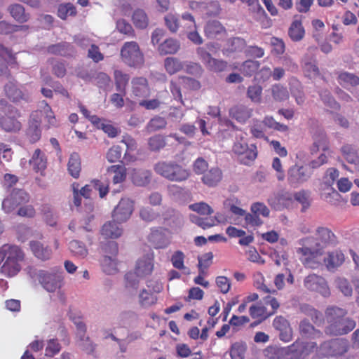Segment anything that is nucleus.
<instances>
[{
	"instance_id": "1",
	"label": "nucleus",
	"mask_w": 359,
	"mask_h": 359,
	"mask_svg": "<svg viewBox=\"0 0 359 359\" xmlns=\"http://www.w3.org/2000/svg\"><path fill=\"white\" fill-rule=\"evenodd\" d=\"M347 311L344 309L331 306L325 312L327 325L325 332L328 335L340 336L351 332L356 325L355 321L347 317Z\"/></svg>"
},
{
	"instance_id": "2",
	"label": "nucleus",
	"mask_w": 359,
	"mask_h": 359,
	"mask_svg": "<svg viewBox=\"0 0 359 359\" xmlns=\"http://www.w3.org/2000/svg\"><path fill=\"white\" fill-rule=\"evenodd\" d=\"M25 271L33 281H38L48 292H57L64 284L63 271L60 267L55 266L49 269H37L33 266H28Z\"/></svg>"
},
{
	"instance_id": "3",
	"label": "nucleus",
	"mask_w": 359,
	"mask_h": 359,
	"mask_svg": "<svg viewBox=\"0 0 359 359\" xmlns=\"http://www.w3.org/2000/svg\"><path fill=\"white\" fill-rule=\"evenodd\" d=\"M24 253L16 245H4L0 248V262H4L1 273L8 278L16 276L21 270L20 262L24 259Z\"/></svg>"
},
{
	"instance_id": "4",
	"label": "nucleus",
	"mask_w": 359,
	"mask_h": 359,
	"mask_svg": "<svg viewBox=\"0 0 359 359\" xmlns=\"http://www.w3.org/2000/svg\"><path fill=\"white\" fill-rule=\"evenodd\" d=\"M314 239L311 237L302 238L299 241L301 248L297 249V253L302 264L308 268L317 269L323 261V250L313 245Z\"/></svg>"
},
{
	"instance_id": "5",
	"label": "nucleus",
	"mask_w": 359,
	"mask_h": 359,
	"mask_svg": "<svg viewBox=\"0 0 359 359\" xmlns=\"http://www.w3.org/2000/svg\"><path fill=\"white\" fill-rule=\"evenodd\" d=\"M154 171L171 182H181L190 177V171L175 161H160L154 165Z\"/></svg>"
},
{
	"instance_id": "6",
	"label": "nucleus",
	"mask_w": 359,
	"mask_h": 359,
	"mask_svg": "<svg viewBox=\"0 0 359 359\" xmlns=\"http://www.w3.org/2000/svg\"><path fill=\"white\" fill-rule=\"evenodd\" d=\"M232 151L238 160L243 164L249 165L257 157V148L255 144L249 145L247 142V135L239 131L232 147Z\"/></svg>"
},
{
	"instance_id": "7",
	"label": "nucleus",
	"mask_w": 359,
	"mask_h": 359,
	"mask_svg": "<svg viewBox=\"0 0 359 359\" xmlns=\"http://www.w3.org/2000/svg\"><path fill=\"white\" fill-rule=\"evenodd\" d=\"M121 58L129 67H140L144 62V54L135 41H127L121 48Z\"/></svg>"
},
{
	"instance_id": "8",
	"label": "nucleus",
	"mask_w": 359,
	"mask_h": 359,
	"mask_svg": "<svg viewBox=\"0 0 359 359\" xmlns=\"http://www.w3.org/2000/svg\"><path fill=\"white\" fill-rule=\"evenodd\" d=\"M105 255L101 260L102 271L109 275H113L118 271V260L116 255L118 252V245L114 241H109L102 248Z\"/></svg>"
},
{
	"instance_id": "9",
	"label": "nucleus",
	"mask_w": 359,
	"mask_h": 359,
	"mask_svg": "<svg viewBox=\"0 0 359 359\" xmlns=\"http://www.w3.org/2000/svg\"><path fill=\"white\" fill-rule=\"evenodd\" d=\"M29 195L23 189H13L3 200L1 208L6 213L13 212L18 206L26 204L29 201Z\"/></svg>"
},
{
	"instance_id": "10",
	"label": "nucleus",
	"mask_w": 359,
	"mask_h": 359,
	"mask_svg": "<svg viewBox=\"0 0 359 359\" xmlns=\"http://www.w3.org/2000/svg\"><path fill=\"white\" fill-rule=\"evenodd\" d=\"M349 348L348 341L344 339H335L321 344L320 354L329 356H339L346 353Z\"/></svg>"
},
{
	"instance_id": "11",
	"label": "nucleus",
	"mask_w": 359,
	"mask_h": 359,
	"mask_svg": "<svg viewBox=\"0 0 359 359\" xmlns=\"http://www.w3.org/2000/svg\"><path fill=\"white\" fill-rule=\"evenodd\" d=\"M312 175V170L308 166L292 165L287 172V182L297 188L307 182Z\"/></svg>"
},
{
	"instance_id": "12",
	"label": "nucleus",
	"mask_w": 359,
	"mask_h": 359,
	"mask_svg": "<svg viewBox=\"0 0 359 359\" xmlns=\"http://www.w3.org/2000/svg\"><path fill=\"white\" fill-rule=\"evenodd\" d=\"M304 286L310 291L316 292L327 297L330 294V288L325 279L317 274L311 273L307 276L304 281Z\"/></svg>"
},
{
	"instance_id": "13",
	"label": "nucleus",
	"mask_w": 359,
	"mask_h": 359,
	"mask_svg": "<svg viewBox=\"0 0 359 359\" xmlns=\"http://www.w3.org/2000/svg\"><path fill=\"white\" fill-rule=\"evenodd\" d=\"M196 54L205 67L210 71L221 72L224 71L227 67L226 62L212 57L204 48H198Z\"/></svg>"
},
{
	"instance_id": "14",
	"label": "nucleus",
	"mask_w": 359,
	"mask_h": 359,
	"mask_svg": "<svg viewBox=\"0 0 359 359\" xmlns=\"http://www.w3.org/2000/svg\"><path fill=\"white\" fill-rule=\"evenodd\" d=\"M134 210V203L128 198L121 199L113 211L112 217L117 223L126 222Z\"/></svg>"
},
{
	"instance_id": "15",
	"label": "nucleus",
	"mask_w": 359,
	"mask_h": 359,
	"mask_svg": "<svg viewBox=\"0 0 359 359\" xmlns=\"http://www.w3.org/2000/svg\"><path fill=\"white\" fill-rule=\"evenodd\" d=\"M316 48L309 47L307 53L302 60V67L304 75L310 79H315L320 75L319 69L316 65L314 52Z\"/></svg>"
},
{
	"instance_id": "16",
	"label": "nucleus",
	"mask_w": 359,
	"mask_h": 359,
	"mask_svg": "<svg viewBox=\"0 0 359 359\" xmlns=\"http://www.w3.org/2000/svg\"><path fill=\"white\" fill-rule=\"evenodd\" d=\"M316 238L312 237L314 239L313 245L316 248H321L322 250L328 246L335 245L337 243L336 236L327 228L318 227L316 229Z\"/></svg>"
},
{
	"instance_id": "17",
	"label": "nucleus",
	"mask_w": 359,
	"mask_h": 359,
	"mask_svg": "<svg viewBox=\"0 0 359 359\" xmlns=\"http://www.w3.org/2000/svg\"><path fill=\"white\" fill-rule=\"evenodd\" d=\"M154 269V257L151 255H146L139 258L135 264V271L140 278L149 276Z\"/></svg>"
},
{
	"instance_id": "18",
	"label": "nucleus",
	"mask_w": 359,
	"mask_h": 359,
	"mask_svg": "<svg viewBox=\"0 0 359 359\" xmlns=\"http://www.w3.org/2000/svg\"><path fill=\"white\" fill-rule=\"evenodd\" d=\"M132 93L139 102L149 97L150 90L147 79L143 77L134 79L132 81Z\"/></svg>"
},
{
	"instance_id": "19",
	"label": "nucleus",
	"mask_w": 359,
	"mask_h": 359,
	"mask_svg": "<svg viewBox=\"0 0 359 359\" xmlns=\"http://www.w3.org/2000/svg\"><path fill=\"white\" fill-rule=\"evenodd\" d=\"M39 111H34L30 116L29 127L27 130V135L32 143L37 142L41 135L40 128L41 120L39 118Z\"/></svg>"
},
{
	"instance_id": "20",
	"label": "nucleus",
	"mask_w": 359,
	"mask_h": 359,
	"mask_svg": "<svg viewBox=\"0 0 359 359\" xmlns=\"http://www.w3.org/2000/svg\"><path fill=\"white\" fill-rule=\"evenodd\" d=\"M273 325L279 332L280 340L288 342L292 339V331L288 321L282 316L274 319Z\"/></svg>"
},
{
	"instance_id": "21",
	"label": "nucleus",
	"mask_w": 359,
	"mask_h": 359,
	"mask_svg": "<svg viewBox=\"0 0 359 359\" xmlns=\"http://www.w3.org/2000/svg\"><path fill=\"white\" fill-rule=\"evenodd\" d=\"M345 260L344 255L339 250L330 252L323 262L328 271H332L339 267Z\"/></svg>"
},
{
	"instance_id": "22",
	"label": "nucleus",
	"mask_w": 359,
	"mask_h": 359,
	"mask_svg": "<svg viewBox=\"0 0 359 359\" xmlns=\"http://www.w3.org/2000/svg\"><path fill=\"white\" fill-rule=\"evenodd\" d=\"M4 90L6 96L13 102H19L20 100H27L29 95L18 88L16 83L13 81H9L5 85Z\"/></svg>"
},
{
	"instance_id": "23",
	"label": "nucleus",
	"mask_w": 359,
	"mask_h": 359,
	"mask_svg": "<svg viewBox=\"0 0 359 359\" xmlns=\"http://www.w3.org/2000/svg\"><path fill=\"white\" fill-rule=\"evenodd\" d=\"M190 219L193 223L196 224L204 229L215 226L218 223L227 222L226 219L219 213H217L214 217L206 219H202L196 215H191Z\"/></svg>"
},
{
	"instance_id": "24",
	"label": "nucleus",
	"mask_w": 359,
	"mask_h": 359,
	"mask_svg": "<svg viewBox=\"0 0 359 359\" xmlns=\"http://www.w3.org/2000/svg\"><path fill=\"white\" fill-rule=\"evenodd\" d=\"M180 48V43L178 40L168 38L158 45V51L161 55H172L177 53Z\"/></svg>"
},
{
	"instance_id": "25",
	"label": "nucleus",
	"mask_w": 359,
	"mask_h": 359,
	"mask_svg": "<svg viewBox=\"0 0 359 359\" xmlns=\"http://www.w3.org/2000/svg\"><path fill=\"white\" fill-rule=\"evenodd\" d=\"M222 173L219 168H212L203 175L201 180L208 187H215L222 180Z\"/></svg>"
},
{
	"instance_id": "26",
	"label": "nucleus",
	"mask_w": 359,
	"mask_h": 359,
	"mask_svg": "<svg viewBox=\"0 0 359 359\" xmlns=\"http://www.w3.org/2000/svg\"><path fill=\"white\" fill-rule=\"evenodd\" d=\"M29 164L33 167L34 170L36 172H42L46 168V157L39 149H37L34 151L31 159H29Z\"/></svg>"
},
{
	"instance_id": "27",
	"label": "nucleus",
	"mask_w": 359,
	"mask_h": 359,
	"mask_svg": "<svg viewBox=\"0 0 359 359\" xmlns=\"http://www.w3.org/2000/svg\"><path fill=\"white\" fill-rule=\"evenodd\" d=\"M205 36L209 39H215L225 33L222 25L217 20L208 21L204 27Z\"/></svg>"
},
{
	"instance_id": "28",
	"label": "nucleus",
	"mask_w": 359,
	"mask_h": 359,
	"mask_svg": "<svg viewBox=\"0 0 359 359\" xmlns=\"http://www.w3.org/2000/svg\"><path fill=\"white\" fill-rule=\"evenodd\" d=\"M29 245L32 252L38 259L41 260L50 259L52 251L48 247L44 246V245L39 241H31Z\"/></svg>"
},
{
	"instance_id": "29",
	"label": "nucleus",
	"mask_w": 359,
	"mask_h": 359,
	"mask_svg": "<svg viewBox=\"0 0 359 359\" xmlns=\"http://www.w3.org/2000/svg\"><path fill=\"white\" fill-rule=\"evenodd\" d=\"M299 329L301 334L307 338H319L323 335V333L315 329L313 325L306 319L300 321Z\"/></svg>"
},
{
	"instance_id": "30",
	"label": "nucleus",
	"mask_w": 359,
	"mask_h": 359,
	"mask_svg": "<svg viewBox=\"0 0 359 359\" xmlns=\"http://www.w3.org/2000/svg\"><path fill=\"white\" fill-rule=\"evenodd\" d=\"M337 81L341 86L347 89L359 85V77L354 74L346 72H339Z\"/></svg>"
},
{
	"instance_id": "31",
	"label": "nucleus",
	"mask_w": 359,
	"mask_h": 359,
	"mask_svg": "<svg viewBox=\"0 0 359 359\" xmlns=\"http://www.w3.org/2000/svg\"><path fill=\"white\" fill-rule=\"evenodd\" d=\"M36 111L41 112L39 114V118L41 120V117L43 116L46 119L48 127L55 126L57 123L56 118L51 107L48 104L46 101H42L39 104V109Z\"/></svg>"
},
{
	"instance_id": "32",
	"label": "nucleus",
	"mask_w": 359,
	"mask_h": 359,
	"mask_svg": "<svg viewBox=\"0 0 359 359\" xmlns=\"http://www.w3.org/2000/svg\"><path fill=\"white\" fill-rule=\"evenodd\" d=\"M251 109L243 105L235 106L229 111L230 116L241 123L245 122L251 116Z\"/></svg>"
},
{
	"instance_id": "33",
	"label": "nucleus",
	"mask_w": 359,
	"mask_h": 359,
	"mask_svg": "<svg viewBox=\"0 0 359 359\" xmlns=\"http://www.w3.org/2000/svg\"><path fill=\"white\" fill-rule=\"evenodd\" d=\"M151 172L147 170L133 169L131 173L133 182L137 186H144L151 180Z\"/></svg>"
},
{
	"instance_id": "34",
	"label": "nucleus",
	"mask_w": 359,
	"mask_h": 359,
	"mask_svg": "<svg viewBox=\"0 0 359 359\" xmlns=\"http://www.w3.org/2000/svg\"><path fill=\"white\" fill-rule=\"evenodd\" d=\"M116 222L113 219L112 222L105 223L102 229V235L106 238H117L122 235L123 230L120 228Z\"/></svg>"
},
{
	"instance_id": "35",
	"label": "nucleus",
	"mask_w": 359,
	"mask_h": 359,
	"mask_svg": "<svg viewBox=\"0 0 359 359\" xmlns=\"http://www.w3.org/2000/svg\"><path fill=\"white\" fill-rule=\"evenodd\" d=\"M69 173L74 178H78L81 170V158L79 154L72 153L67 163Z\"/></svg>"
},
{
	"instance_id": "36",
	"label": "nucleus",
	"mask_w": 359,
	"mask_h": 359,
	"mask_svg": "<svg viewBox=\"0 0 359 359\" xmlns=\"http://www.w3.org/2000/svg\"><path fill=\"white\" fill-rule=\"evenodd\" d=\"M184 62L174 57H166L164 60L165 71L170 75L176 74L184 69Z\"/></svg>"
},
{
	"instance_id": "37",
	"label": "nucleus",
	"mask_w": 359,
	"mask_h": 359,
	"mask_svg": "<svg viewBox=\"0 0 359 359\" xmlns=\"http://www.w3.org/2000/svg\"><path fill=\"white\" fill-rule=\"evenodd\" d=\"M132 21L134 25L138 29H145L149 25V18L146 12L141 8L134 11L132 15Z\"/></svg>"
},
{
	"instance_id": "38",
	"label": "nucleus",
	"mask_w": 359,
	"mask_h": 359,
	"mask_svg": "<svg viewBox=\"0 0 359 359\" xmlns=\"http://www.w3.org/2000/svg\"><path fill=\"white\" fill-rule=\"evenodd\" d=\"M11 15L18 22L23 23L29 19V15L26 13L25 8L20 4H15L8 8Z\"/></svg>"
},
{
	"instance_id": "39",
	"label": "nucleus",
	"mask_w": 359,
	"mask_h": 359,
	"mask_svg": "<svg viewBox=\"0 0 359 359\" xmlns=\"http://www.w3.org/2000/svg\"><path fill=\"white\" fill-rule=\"evenodd\" d=\"M71 253L79 258L83 259L88 255V250L83 243L78 240H73L69 243Z\"/></svg>"
},
{
	"instance_id": "40",
	"label": "nucleus",
	"mask_w": 359,
	"mask_h": 359,
	"mask_svg": "<svg viewBox=\"0 0 359 359\" xmlns=\"http://www.w3.org/2000/svg\"><path fill=\"white\" fill-rule=\"evenodd\" d=\"M304 29L299 20H294L291 24L288 34L290 39L294 41H301L304 36Z\"/></svg>"
},
{
	"instance_id": "41",
	"label": "nucleus",
	"mask_w": 359,
	"mask_h": 359,
	"mask_svg": "<svg viewBox=\"0 0 359 359\" xmlns=\"http://www.w3.org/2000/svg\"><path fill=\"white\" fill-rule=\"evenodd\" d=\"M249 313L253 319H258V323H262L268 318L266 307L261 304H252L249 308Z\"/></svg>"
},
{
	"instance_id": "42",
	"label": "nucleus",
	"mask_w": 359,
	"mask_h": 359,
	"mask_svg": "<svg viewBox=\"0 0 359 359\" xmlns=\"http://www.w3.org/2000/svg\"><path fill=\"white\" fill-rule=\"evenodd\" d=\"M107 173L114 175L112 180L115 184L123 182L126 177V168L120 165H111L107 169Z\"/></svg>"
},
{
	"instance_id": "43",
	"label": "nucleus",
	"mask_w": 359,
	"mask_h": 359,
	"mask_svg": "<svg viewBox=\"0 0 359 359\" xmlns=\"http://www.w3.org/2000/svg\"><path fill=\"white\" fill-rule=\"evenodd\" d=\"M239 203L238 198L231 197L224 201L223 205L225 209L229 210L232 214L239 217L243 216L245 215V210L238 206Z\"/></svg>"
},
{
	"instance_id": "44",
	"label": "nucleus",
	"mask_w": 359,
	"mask_h": 359,
	"mask_svg": "<svg viewBox=\"0 0 359 359\" xmlns=\"http://www.w3.org/2000/svg\"><path fill=\"white\" fill-rule=\"evenodd\" d=\"M164 23L171 33H176L180 26L179 16L173 13H168L164 16Z\"/></svg>"
},
{
	"instance_id": "45",
	"label": "nucleus",
	"mask_w": 359,
	"mask_h": 359,
	"mask_svg": "<svg viewBox=\"0 0 359 359\" xmlns=\"http://www.w3.org/2000/svg\"><path fill=\"white\" fill-rule=\"evenodd\" d=\"M114 79L116 90L121 93L125 94L126 87L128 83L130 76L119 70H116L114 72Z\"/></svg>"
},
{
	"instance_id": "46",
	"label": "nucleus",
	"mask_w": 359,
	"mask_h": 359,
	"mask_svg": "<svg viewBox=\"0 0 359 359\" xmlns=\"http://www.w3.org/2000/svg\"><path fill=\"white\" fill-rule=\"evenodd\" d=\"M294 199L302 205V212L306 211L311 202V194L308 191L301 190L294 195Z\"/></svg>"
},
{
	"instance_id": "47",
	"label": "nucleus",
	"mask_w": 359,
	"mask_h": 359,
	"mask_svg": "<svg viewBox=\"0 0 359 359\" xmlns=\"http://www.w3.org/2000/svg\"><path fill=\"white\" fill-rule=\"evenodd\" d=\"M341 151L348 163L354 164L359 163V156L353 146L351 144L344 145Z\"/></svg>"
},
{
	"instance_id": "48",
	"label": "nucleus",
	"mask_w": 359,
	"mask_h": 359,
	"mask_svg": "<svg viewBox=\"0 0 359 359\" xmlns=\"http://www.w3.org/2000/svg\"><path fill=\"white\" fill-rule=\"evenodd\" d=\"M247 346L243 342H236L231 346L229 353L231 359H245Z\"/></svg>"
},
{
	"instance_id": "49",
	"label": "nucleus",
	"mask_w": 359,
	"mask_h": 359,
	"mask_svg": "<svg viewBox=\"0 0 359 359\" xmlns=\"http://www.w3.org/2000/svg\"><path fill=\"white\" fill-rule=\"evenodd\" d=\"M149 239L154 243L156 248H165L170 243L169 240L158 230L151 233Z\"/></svg>"
},
{
	"instance_id": "50",
	"label": "nucleus",
	"mask_w": 359,
	"mask_h": 359,
	"mask_svg": "<svg viewBox=\"0 0 359 359\" xmlns=\"http://www.w3.org/2000/svg\"><path fill=\"white\" fill-rule=\"evenodd\" d=\"M1 126L7 132H15L20 129L21 124L15 118L7 116L1 119Z\"/></svg>"
},
{
	"instance_id": "51",
	"label": "nucleus",
	"mask_w": 359,
	"mask_h": 359,
	"mask_svg": "<svg viewBox=\"0 0 359 359\" xmlns=\"http://www.w3.org/2000/svg\"><path fill=\"white\" fill-rule=\"evenodd\" d=\"M319 95L324 104L333 110H339V104L335 101L330 93L327 90H322L319 92Z\"/></svg>"
},
{
	"instance_id": "52",
	"label": "nucleus",
	"mask_w": 359,
	"mask_h": 359,
	"mask_svg": "<svg viewBox=\"0 0 359 359\" xmlns=\"http://www.w3.org/2000/svg\"><path fill=\"white\" fill-rule=\"evenodd\" d=\"M157 301V297L147 290L143 289L139 294V302L142 306L149 307L154 304Z\"/></svg>"
},
{
	"instance_id": "53",
	"label": "nucleus",
	"mask_w": 359,
	"mask_h": 359,
	"mask_svg": "<svg viewBox=\"0 0 359 359\" xmlns=\"http://www.w3.org/2000/svg\"><path fill=\"white\" fill-rule=\"evenodd\" d=\"M140 278L134 271H130L125 275V286L129 291H135L139 285Z\"/></svg>"
},
{
	"instance_id": "54",
	"label": "nucleus",
	"mask_w": 359,
	"mask_h": 359,
	"mask_svg": "<svg viewBox=\"0 0 359 359\" xmlns=\"http://www.w3.org/2000/svg\"><path fill=\"white\" fill-rule=\"evenodd\" d=\"M300 309L302 313L311 318L314 323L317 324L318 322L320 323L322 321V314L311 306L303 304Z\"/></svg>"
},
{
	"instance_id": "55",
	"label": "nucleus",
	"mask_w": 359,
	"mask_h": 359,
	"mask_svg": "<svg viewBox=\"0 0 359 359\" xmlns=\"http://www.w3.org/2000/svg\"><path fill=\"white\" fill-rule=\"evenodd\" d=\"M167 121L164 118L156 116L151 119L147 126L149 132H154L165 128Z\"/></svg>"
},
{
	"instance_id": "56",
	"label": "nucleus",
	"mask_w": 359,
	"mask_h": 359,
	"mask_svg": "<svg viewBox=\"0 0 359 359\" xmlns=\"http://www.w3.org/2000/svg\"><path fill=\"white\" fill-rule=\"evenodd\" d=\"M189 209L202 215H210L213 213V209L206 203L200 202L191 204Z\"/></svg>"
},
{
	"instance_id": "57",
	"label": "nucleus",
	"mask_w": 359,
	"mask_h": 359,
	"mask_svg": "<svg viewBox=\"0 0 359 359\" xmlns=\"http://www.w3.org/2000/svg\"><path fill=\"white\" fill-rule=\"evenodd\" d=\"M336 287L344 296H351L353 289L348 281L344 278H337L335 281Z\"/></svg>"
},
{
	"instance_id": "58",
	"label": "nucleus",
	"mask_w": 359,
	"mask_h": 359,
	"mask_svg": "<svg viewBox=\"0 0 359 359\" xmlns=\"http://www.w3.org/2000/svg\"><path fill=\"white\" fill-rule=\"evenodd\" d=\"M259 67V62L255 60H247L243 63L241 67V71L244 75L250 76L257 72Z\"/></svg>"
},
{
	"instance_id": "59",
	"label": "nucleus",
	"mask_w": 359,
	"mask_h": 359,
	"mask_svg": "<svg viewBox=\"0 0 359 359\" xmlns=\"http://www.w3.org/2000/svg\"><path fill=\"white\" fill-rule=\"evenodd\" d=\"M185 255L183 252L180 250L175 251L171 257V262L174 268L178 270H184L186 266H184Z\"/></svg>"
},
{
	"instance_id": "60",
	"label": "nucleus",
	"mask_w": 359,
	"mask_h": 359,
	"mask_svg": "<svg viewBox=\"0 0 359 359\" xmlns=\"http://www.w3.org/2000/svg\"><path fill=\"white\" fill-rule=\"evenodd\" d=\"M58 16L61 19H66L68 16H73L76 14V8L72 4L60 5L57 11Z\"/></svg>"
},
{
	"instance_id": "61",
	"label": "nucleus",
	"mask_w": 359,
	"mask_h": 359,
	"mask_svg": "<svg viewBox=\"0 0 359 359\" xmlns=\"http://www.w3.org/2000/svg\"><path fill=\"white\" fill-rule=\"evenodd\" d=\"M272 94L274 99L277 101H284L289 97V93L286 88L280 85H275L273 86Z\"/></svg>"
},
{
	"instance_id": "62",
	"label": "nucleus",
	"mask_w": 359,
	"mask_h": 359,
	"mask_svg": "<svg viewBox=\"0 0 359 359\" xmlns=\"http://www.w3.org/2000/svg\"><path fill=\"white\" fill-rule=\"evenodd\" d=\"M184 70L190 74L200 76L202 74L203 69L201 65L194 62H184Z\"/></svg>"
},
{
	"instance_id": "63",
	"label": "nucleus",
	"mask_w": 359,
	"mask_h": 359,
	"mask_svg": "<svg viewBox=\"0 0 359 359\" xmlns=\"http://www.w3.org/2000/svg\"><path fill=\"white\" fill-rule=\"evenodd\" d=\"M285 43L280 39L273 37L271 38V52L278 55L285 52Z\"/></svg>"
},
{
	"instance_id": "64",
	"label": "nucleus",
	"mask_w": 359,
	"mask_h": 359,
	"mask_svg": "<svg viewBox=\"0 0 359 359\" xmlns=\"http://www.w3.org/2000/svg\"><path fill=\"white\" fill-rule=\"evenodd\" d=\"M148 144L152 151H158L165 147V141L163 137L157 135L150 137Z\"/></svg>"
}]
</instances>
